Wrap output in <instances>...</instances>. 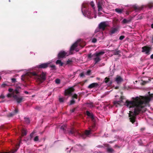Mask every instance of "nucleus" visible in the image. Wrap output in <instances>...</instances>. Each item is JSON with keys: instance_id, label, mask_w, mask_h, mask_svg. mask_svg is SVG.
<instances>
[{"instance_id": "6", "label": "nucleus", "mask_w": 153, "mask_h": 153, "mask_svg": "<svg viewBox=\"0 0 153 153\" xmlns=\"http://www.w3.org/2000/svg\"><path fill=\"white\" fill-rule=\"evenodd\" d=\"M74 87H71L65 89V95L77 96L74 94Z\"/></svg>"}, {"instance_id": "51", "label": "nucleus", "mask_w": 153, "mask_h": 153, "mask_svg": "<svg viewBox=\"0 0 153 153\" xmlns=\"http://www.w3.org/2000/svg\"><path fill=\"white\" fill-rule=\"evenodd\" d=\"M150 58L152 59H153V54L151 55Z\"/></svg>"}, {"instance_id": "22", "label": "nucleus", "mask_w": 153, "mask_h": 153, "mask_svg": "<svg viewBox=\"0 0 153 153\" xmlns=\"http://www.w3.org/2000/svg\"><path fill=\"white\" fill-rule=\"evenodd\" d=\"M72 100L70 101V105H72L75 103V100H74V99H77L78 98V96H72Z\"/></svg>"}, {"instance_id": "25", "label": "nucleus", "mask_w": 153, "mask_h": 153, "mask_svg": "<svg viewBox=\"0 0 153 153\" xmlns=\"http://www.w3.org/2000/svg\"><path fill=\"white\" fill-rule=\"evenodd\" d=\"M91 129H89V130H86L85 131L84 134H86L87 136H88L91 134Z\"/></svg>"}, {"instance_id": "4", "label": "nucleus", "mask_w": 153, "mask_h": 153, "mask_svg": "<svg viewBox=\"0 0 153 153\" xmlns=\"http://www.w3.org/2000/svg\"><path fill=\"white\" fill-rule=\"evenodd\" d=\"M21 89V88L20 87L17 88L15 90L10 88L8 89L9 93L7 96H16V94H18L20 93Z\"/></svg>"}, {"instance_id": "43", "label": "nucleus", "mask_w": 153, "mask_h": 153, "mask_svg": "<svg viewBox=\"0 0 153 153\" xmlns=\"http://www.w3.org/2000/svg\"><path fill=\"white\" fill-rule=\"evenodd\" d=\"M76 109V108H73L71 110V112L72 113L74 112L75 111Z\"/></svg>"}, {"instance_id": "5", "label": "nucleus", "mask_w": 153, "mask_h": 153, "mask_svg": "<svg viewBox=\"0 0 153 153\" xmlns=\"http://www.w3.org/2000/svg\"><path fill=\"white\" fill-rule=\"evenodd\" d=\"M104 53V52L103 51H100L99 52H97L93 54V56H94L93 59L95 62V64H96L98 62L100 61L101 60L100 57V55L103 54Z\"/></svg>"}, {"instance_id": "61", "label": "nucleus", "mask_w": 153, "mask_h": 153, "mask_svg": "<svg viewBox=\"0 0 153 153\" xmlns=\"http://www.w3.org/2000/svg\"><path fill=\"white\" fill-rule=\"evenodd\" d=\"M1 79V77L0 76V79Z\"/></svg>"}, {"instance_id": "37", "label": "nucleus", "mask_w": 153, "mask_h": 153, "mask_svg": "<svg viewBox=\"0 0 153 153\" xmlns=\"http://www.w3.org/2000/svg\"><path fill=\"white\" fill-rule=\"evenodd\" d=\"M88 56L89 58H91L92 57L94 58V56H93V54H91L90 53L88 55Z\"/></svg>"}, {"instance_id": "10", "label": "nucleus", "mask_w": 153, "mask_h": 153, "mask_svg": "<svg viewBox=\"0 0 153 153\" xmlns=\"http://www.w3.org/2000/svg\"><path fill=\"white\" fill-rule=\"evenodd\" d=\"M67 132L69 135H75L76 130L73 128H71L70 129L67 130Z\"/></svg>"}, {"instance_id": "45", "label": "nucleus", "mask_w": 153, "mask_h": 153, "mask_svg": "<svg viewBox=\"0 0 153 153\" xmlns=\"http://www.w3.org/2000/svg\"><path fill=\"white\" fill-rule=\"evenodd\" d=\"M80 76L81 77H82L84 76V74L83 73H82L80 74Z\"/></svg>"}, {"instance_id": "44", "label": "nucleus", "mask_w": 153, "mask_h": 153, "mask_svg": "<svg viewBox=\"0 0 153 153\" xmlns=\"http://www.w3.org/2000/svg\"><path fill=\"white\" fill-rule=\"evenodd\" d=\"M71 62H72V61L71 60H68L67 62V64H69L70 63H71Z\"/></svg>"}, {"instance_id": "17", "label": "nucleus", "mask_w": 153, "mask_h": 153, "mask_svg": "<svg viewBox=\"0 0 153 153\" xmlns=\"http://www.w3.org/2000/svg\"><path fill=\"white\" fill-rule=\"evenodd\" d=\"M104 82L107 84L108 85H111L112 83V82L110 80L109 78L107 77H106L105 78Z\"/></svg>"}, {"instance_id": "15", "label": "nucleus", "mask_w": 153, "mask_h": 153, "mask_svg": "<svg viewBox=\"0 0 153 153\" xmlns=\"http://www.w3.org/2000/svg\"><path fill=\"white\" fill-rule=\"evenodd\" d=\"M49 64V63H45L42 64L38 66V67L39 68H46L48 66V65Z\"/></svg>"}, {"instance_id": "57", "label": "nucleus", "mask_w": 153, "mask_h": 153, "mask_svg": "<svg viewBox=\"0 0 153 153\" xmlns=\"http://www.w3.org/2000/svg\"><path fill=\"white\" fill-rule=\"evenodd\" d=\"M115 88L116 89H117V88H118V87H117H117H115Z\"/></svg>"}, {"instance_id": "34", "label": "nucleus", "mask_w": 153, "mask_h": 153, "mask_svg": "<svg viewBox=\"0 0 153 153\" xmlns=\"http://www.w3.org/2000/svg\"><path fill=\"white\" fill-rule=\"evenodd\" d=\"M60 82V80L59 79H57L55 80V82L57 84H59Z\"/></svg>"}, {"instance_id": "7", "label": "nucleus", "mask_w": 153, "mask_h": 153, "mask_svg": "<svg viewBox=\"0 0 153 153\" xmlns=\"http://www.w3.org/2000/svg\"><path fill=\"white\" fill-rule=\"evenodd\" d=\"M10 98L12 96H7ZM14 100H15L17 103H19L24 101V98L22 96H12Z\"/></svg>"}, {"instance_id": "60", "label": "nucleus", "mask_w": 153, "mask_h": 153, "mask_svg": "<svg viewBox=\"0 0 153 153\" xmlns=\"http://www.w3.org/2000/svg\"><path fill=\"white\" fill-rule=\"evenodd\" d=\"M9 1L10 2V0H9Z\"/></svg>"}, {"instance_id": "23", "label": "nucleus", "mask_w": 153, "mask_h": 153, "mask_svg": "<svg viewBox=\"0 0 153 153\" xmlns=\"http://www.w3.org/2000/svg\"><path fill=\"white\" fill-rule=\"evenodd\" d=\"M107 151L108 153H114L115 152L114 150L112 148H107Z\"/></svg>"}, {"instance_id": "13", "label": "nucleus", "mask_w": 153, "mask_h": 153, "mask_svg": "<svg viewBox=\"0 0 153 153\" xmlns=\"http://www.w3.org/2000/svg\"><path fill=\"white\" fill-rule=\"evenodd\" d=\"M20 146V145L18 144L16 146V147L18 148L17 149H15L14 151L12 150L11 151L9 152H5L4 151H2L1 152H0V153H14L16 152L18 148Z\"/></svg>"}, {"instance_id": "30", "label": "nucleus", "mask_w": 153, "mask_h": 153, "mask_svg": "<svg viewBox=\"0 0 153 153\" xmlns=\"http://www.w3.org/2000/svg\"><path fill=\"white\" fill-rule=\"evenodd\" d=\"M25 120L27 123H29L30 122V120L29 118L27 117L24 118Z\"/></svg>"}, {"instance_id": "54", "label": "nucleus", "mask_w": 153, "mask_h": 153, "mask_svg": "<svg viewBox=\"0 0 153 153\" xmlns=\"http://www.w3.org/2000/svg\"><path fill=\"white\" fill-rule=\"evenodd\" d=\"M144 130V128H141V130H142V131H143Z\"/></svg>"}, {"instance_id": "27", "label": "nucleus", "mask_w": 153, "mask_h": 153, "mask_svg": "<svg viewBox=\"0 0 153 153\" xmlns=\"http://www.w3.org/2000/svg\"><path fill=\"white\" fill-rule=\"evenodd\" d=\"M115 10L116 12L119 13H121L123 11V10L122 9L119 8L115 9Z\"/></svg>"}, {"instance_id": "36", "label": "nucleus", "mask_w": 153, "mask_h": 153, "mask_svg": "<svg viewBox=\"0 0 153 153\" xmlns=\"http://www.w3.org/2000/svg\"><path fill=\"white\" fill-rule=\"evenodd\" d=\"M64 99L63 98H59V101L60 102H63L64 101Z\"/></svg>"}, {"instance_id": "32", "label": "nucleus", "mask_w": 153, "mask_h": 153, "mask_svg": "<svg viewBox=\"0 0 153 153\" xmlns=\"http://www.w3.org/2000/svg\"><path fill=\"white\" fill-rule=\"evenodd\" d=\"M9 86V85L7 83H3L1 85V87L2 88H5Z\"/></svg>"}, {"instance_id": "31", "label": "nucleus", "mask_w": 153, "mask_h": 153, "mask_svg": "<svg viewBox=\"0 0 153 153\" xmlns=\"http://www.w3.org/2000/svg\"><path fill=\"white\" fill-rule=\"evenodd\" d=\"M66 126L63 125L61 127L60 129H62V130H63V131H64V132H65L64 131L65 130V128H66Z\"/></svg>"}, {"instance_id": "52", "label": "nucleus", "mask_w": 153, "mask_h": 153, "mask_svg": "<svg viewBox=\"0 0 153 153\" xmlns=\"http://www.w3.org/2000/svg\"><path fill=\"white\" fill-rule=\"evenodd\" d=\"M98 14V15H99V16H101V14L100 13V12H99Z\"/></svg>"}, {"instance_id": "47", "label": "nucleus", "mask_w": 153, "mask_h": 153, "mask_svg": "<svg viewBox=\"0 0 153 153\" xmlns=\"http://www.w3.org/2000/svg\"><path fill=\"white\" fill-rule=\"evenodd\" d=\"M34 134V133L33 132H32L30 134V136L31 137H32L33 135Z\"/></svg>"}, {"instance_id": "48", "label": "nucleus", "mask_w": 153, "mask_h": 153, "mask_svg": "<svg viewBox=\"0 0 153 153\" xmlns=\"http://www.w3.org/2000/svg\"><path fill=\"white\" fill-rule=\"evenodd\" d=\"M51 67L52 68H55V66L54 65H53L51 66Z\"/></svg>"}, {"instance_id": "3", "label": "nucleus", "mask_w": 153, "mask_h": 153, "mask_svg": "<svg viewBox=\"0 0 153 153\" xmlns=\"http://www.w3.org/2000/svg\"><path fill=\"white\" fill-rule=\"evenodd\" d=\"M33 75L35 76V78L37 80L42 82L46 79V74L42 72L40 75L37 74L35 72L32 73Z\"/></svg>"}, {"instance_id": "12", "label": "nucleus", "mask_w": 153, "mask_h": 153, "mask_svg": "<svg viewBox=\"0 0 153 153\" xmlns=\"http://www.w3.org/2000/svg\"><path fill=\"white\" fill-rule=\"evenodd\" d=\"M142 52H145L147 54H149V47H144L142 48Z\"/></svg>"}, {"instance_id": "14", "label": "nucleus", "mask_w": 153, "mask_h": 153, "mask_svg": "<svg viewBox=\"0 0 153 153\" xmlns=\"http://www.w3.org/2000/svg\"><path fill=\"white\" fill-rule=\"evenodd\" d=\"M98 84L97 83H93L90 84L88 87L89 88H96L98 86Z\"/></svg>"}, {"instance_id": "56", "label": "nucleus", "mask_w": 153, "mask_h": 153, "mask_svg": "<svg viewBox=\"0 0 153 153\" xmlns=\"http://www.w3.org/2000/svg\"><path fill=\"white\" fill-rule=\"evenodd\" d=\"M79 46L80 47V48H82L83 47L81 46V45H79Z\"/></svg>"}, {"instance_id": "29", "label": "nucleus", "mask_w": 153, "mask_h": 153, "mask_svg": "<svg viewBox=\"0 0 153 153\" xmlns=\"http://www.w3.org/2000/svg\"><path fill=\"white\" fill-rule=\"evenodd\" d=\"M4 98L5 96H0V102H4Z\"/></svg>"}, {"instance_id": "21", "label": "nucleus", "mask_w": 153, "mask_h": 153, "mask_svg": "<svg viewBox=\"0 0 153 153\" xmlns=\"http://www.w3.org/2000/svg\"><path fill=\"white\" fill-rule=\"evenodd\" d=\"M148 94L146 96H153V89L150 88L148 91Z\"/></svg>"}, {"instance_id": "62", "label": "nucleus", "mask_w": 153, "mask_h": 153, "mask_svg": "<svg viewBox=\"0 0 153 153\" xmlns=\"http://www.w3.org/2000/svg\"><path fill=\"white\" fill-rule=\"evenodd\" d=\"M152 79H153V78H152Z\"/></svg>"}, {"instance_id": "58", "label": "nucleus", "mask_w": 153, "mask_h": 153, "mask_svg": "<svg viewBox=\"0 0 153 153\" xmlns=\"http://www.w3.org/2000/svg\"><path fill=\"white\" fill-rule=\"evenodd\" d=\"M152 41H153V37H152Z\"/></svg>"}, {"instance_id": "18", "label": "nucleus", "mask_w": 153, "mask_h": 153, "mask_svg": "<svg viewBox=\"0 0 153 153\" xmlns=\"http://www.w3.org/2000/svg\"><path fill=\"white\" fill-rule=\"evenodd\" d=\"M19 111V110L17 108H15L14 111L12 113L9 114V117H12L13 116L16 114Z\"/></svg>"}, {"instance_id": "8", "label": "nucleus", "mask_w": 153, "mask_h": 153, "mask_svg": "<svg viewBox=\"0 0 153 153\" xmlns=\"http://www.w3.org/2000/svg\"><path fill=\"white\" fill-rule=\"evenodd\" d=\"M151 78L150 77H146L143 78L140 83L142 85H145L151 81Z\"/></svg>"}, {"instance_id": "38", "label": "nucleus", "mask_w": 153, "mask_h": 153, "mask_svg": "<svg viewBox=\"0 0 153 153\" xmlns=\"http://www.w3.org/2000/svg\"><path fill=\"white\" fill-rule=\"evenodd\" d=\"M39 140V137L38 136H36V137H35L34 140L35 141H38Z\"/></svg>"}, {"instance_id": "19", "label": "nucleus", "mask_w": 153, "mask_h": 153, "mask_svg": "<svg viewBox=\"0 0 153 153\" xmlns=\"http://www.w3.org/2000/svg\"><path fill=\"white\" fill-rule=\"evenodd\" d=\"M86 115L89 117H90L92 120H93L94 118L93 114L92 113H90L89 111H86Z\"/></svg>"}, {"instance_id": "42", "label": "nucleus", "mask_w": 153, "mask_h": 153, "mask_svg": "<svg viewBox=\"0 0 153 153\" xmlns=\"http://www.w3.org/2000/svg\"><path fill=\"white\" fill-rule=\"evenodd\" d=\"M12 82L13 83L15 82L16 81V79L15 78H12L11 79Z\"/></svg>"}, {"instance_id": "28", "label": "nucleus", "mask_w": 153, "mask_h": 153, "mask_svg": "<svg viewBox=\"0 0 153 153\" xmlns=\"http://www.w3.org/2000/svg\"><path fill=\"white\" fill-rule=\"evenodd\" d=\"M87 106L88 107L92 108L94 107V105L92 102L87 103Z\"/></svg>"}, {"instance_id": "9", "label": "nucleus", "mask_w": 153, "mask_h": 153, "mask_svg": "<svg viewBox=\"0 0 153 153\" xmlns=\"http://www.w3.org/2000/svg\"><path fill=\"white\" fill-rule=\"evenodd\" d=\"M108 25V22H102L100 23L99 25V27L100 29L104 30L105 28Z\"/></svg>"}, {"instance_id": "53", "label": "nucleus", "mask_w": 153, "mask_h": 153, "mask_svg": "<svg viewBox=\"0 0 153 153\" xmlns=\"http://www.w3.org/2000/svg\"><path fill=\"white\" fill-rule=\"evenodd\" d=\"M151 27L152 28H153V23L151 25Z\"/></svg>"}, {"instance_id": "2", "label": "nucleus", "mask_w": 153, "mask_h": 153, "mask_svg": "<svg viewBox=\"0 0 153 153\" xmlns=\"http://www.w3.org/2000/svg\"><path fill=\"white\" fill-rule=\"evenodd\" d=\"M80 40L79 39L77 41L75 42L73 44L71 47L70 52L68 53H67L64 51H62L59 52L58 54V58H62L65 56H68L70 54H72V51L75 50L76 51H79V49L76 48L78 45H80L79 42L80 41Z\"/></svg>"}, {"instance_id": "1", "label": "nucleus", "mask_w": 153, "mask_h": 153, "mask_svg": "<svg viewBox=\"0 0 153 153\" xmlns=\"http://www.w3.org/2000/svg\"><path fill=\"white\" fill-rule=\"evenodd\" d=\"M91 5L94 10V14H91V12L89 11L86 7V6L84 3L82 5V11L83 15L87 17L89 19H92L93 17L96 18L97 16L96 15L97 12L94 9V4L93 1H91L90 3Z\"/></svg>"}, {"instance_id": "39", "label": "nucleus", "mask_w": 153, "mask_h": 153, "mask_svg": "<svg viewBox=\"0 0 153 153\" xmlns=\"http://www.w3.org/2000/svg\"><path fill=\"white\" fill-rule=\"evenodd\" d=\"M42 106H37L35 108V109L39 110H40V109H42Z\"/></svg>"}, {"instance_id": "24", "label": "nucleus", "mask_w": 153, "mask_h": 153, "mask_svg": "<svg viewBox=\"0 0 153 153\" xmlns=\"http://www.w3.org/2000/svg\"><path fill=\"white\" fill-rule=\"evenodd\" d=\"M21 132L22 137L26 135L27 134L26 130L24 129H22L21 130Z\"/></svg>"}, {"instance_id": "26", "label": "nucleus", "mask_w": 153, "mask_h": 153, "mask_svg": "<svg viewBox=\"0 0 153 153\" xmlns=\"http://www.w3.org/2000/svg\"><path fill=\"white\" fill-rule=\"evenodd\" d=\"M56 63L57 64H59L60 66H62L63 65V63L60 60H57L56 62Z\"/></svg>"}, {"instance_id": "16", "label": "nucleus", "mask_w": 153, "mask_h": 153, "mask_svg": "<svg viewBox=\"0 0 153 153\" xmlns=\"http://www.w3.org/2000/svg\"><path fill=\"white\" fill-rule=\"evenodd\" d=\"M102 2H98L97 3V7L98 8V11H102Z\"/></svg>"}, {"instance_id": "40", "label": "nucleus", "mask_w": 153, "mask_h": 153, "mask_svg": "<svg viewBox=\"0 0 153 153\" xmlns=\"http://www.w3.org/2000/svg\"><path fill=\"white\" fill-rule=\"evenodd\" d=\"M97 42V39L95 38H94L92 39V42L93 43H95Z\"/></svg>"}, {"instance_id": "59", "label": "nucleus", "mask_w": 153, "mask_h": 153, "mask_svg": "<svg viewBox=\"0 0 153 153\" xmlns=\"http://www.w3.org/2000/svg\"><path fill=\"white\" fill-rule=\"evenodd\" d=\"M135 82H137V81H135Z\"/></svg>"}, {"instance_id": "33", "label": "nucleus", "mask_w": 153, "mask_h": 153, "mask_svg": "<svg viewBox=\"0 0 153 153\" xmlns=\"http://www.w3.org/2000/svg\"><path fill=\"white\" fill-rule=\"evenodd\" d=\"M129 22V21L127 20L126 19H123V23L125 24V23H126L128 22Z\"/></svg>"}, {"instance_id": "41", "label": "nucleus", "mask_w": 153, "mask_h": 153, "mask_svg": "<svg viewBox=\"0 0 153 153\" xmlns=\"http://www.w3.org/2000/svg\"><path fill=\"white\" fill-rule=\"evenodd\" d=\"M124 38V36H120L119 38V39L120 40L123 39Z\"/></svg>"}, {"instance_id": "35", "label": "nucleus", "mask_w": 153, "mask_h": 153, "mask_svg": "<svg viewBox=\"0 0 153 153\" xmlns=\"http://www.w3.org/2000/svg\"><path fill=\"white\" fill-rule=\"evenodd\" d=\"M81 137L83 139L85 138L87 136L84 133H83L81 135Z\"/></svg>"}, {"instance_id": "50", "label": "nucleus", "mask_w": 153, "mask_h": 153, "mask_svg": "<svg viewBox=\"0 0 153 153\" xmlns=\"http://www.w3.org/2000/svg\"><path fill=\"white\" fill-rule=\"evenodd\" d=\"M24 93L26 94H29L28 92L27 91H25Z\"/></svg>"}, {"instance_id": "46", "label": "nucleus", "mask_w": 153, "mask_h": 153, "mask_svg": "<svg viewBox=\"0 0 153 153\" xmlns=\"http://www.w3.org/2000/svg\"><path fill=\"white\" fill-rule=\"evenodd\" d=\"M91 71L90 70H88L87 72V74L89 75Z\"/></svg>"}, {"instance_id": "11", "label": "nucleus", "mask_w": 153, "mask_h": 153, "mask_svg": "<svg viewBox=\"0 0 153 153\" xmlns=\"http://www.w3.org/2000/svg\"><path fill=\"white\" fill-rule=\"evenodd\" d=\"M123 81V79L119 76H117L115 79V81L118 84H120Z\"/></svg>"}, {"instance_id": "55", "label": "nucleus", "mask_w": 153, "mask_h": 153, "mask_svg": "<svg viewBox=\"0 0 153 153\" xmlns=\"http://www.w3.org/2000/svg\"><path fill=\"white\" fill-rule=\"evenodd\" d=\"M98 31L97 30V29H96L95 31V32H98Z\"/></svg>"}, {"instance_id": "20", "label": "nucleus", "mask_w": 153, "mask_h": 153, "mask_svg": "<svg viewBox=\"0 0 153 153\" xmlns=\"http://www.w3.org/2000/svg\"><path fill=\"white\" fill-rule=\"evenodd\" d=\"M117 27L112 28L110 30V33L111 34L114 33L117 31Z\"/></svg>"}, {"instance_id": "49", "label": "nucleus", "mask_w": 153, "mask_h": 153, "mask_svg": "<svg viewBox=\"0 0 153 153\" xmlns=\"http://www.w3.org/2000/svg\"><path fill=\"white\" fill-rule=\"evenodd\" d=\"M22 79L23 80H24V79H23V78H24V77H25V75H22Z\"/></svg>"}]
</instances>
